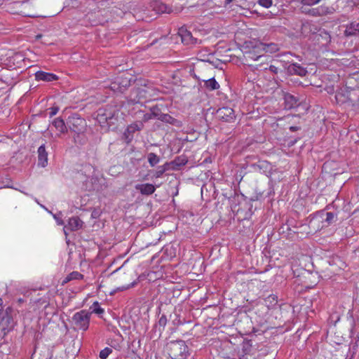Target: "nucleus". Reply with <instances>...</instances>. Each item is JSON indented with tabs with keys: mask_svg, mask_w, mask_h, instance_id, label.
Returning a JSON list of instances; mask_svg holds the SVG:
<instances>
[{
	"mask_svg": "<svg viewBox=\"0 0 359 359\" xmlns=\"http://www.w3.org/2000/svg\"><path fill=\"white\" fill-rule=\"evenodd\" d=\"M168 355L172 359H186L189 350L184 341H172L167 344Z\"/></svg>",
	"mask_w": 359,
	"mask_h": 359,
	"instance_id": "nucleus-1",
	"label": "nucleus"
},
{
	"mask_svg": "<svg viewBox=\"0 0 359 359\" xmlns=\"http://www.w3.org/2000/svg\"><path fill=\"white\" fill-rule=\"evenodd\" d=\"M2 304L3 301L0 298V330L2 336L4 337L12 329L13 320L11 315V309L7 308L4 310Z\"/></svg>",
	"mask_w": 359,
	"mask_h": 359,
	"instance_id": "nucleus-2",
	"label": "nucleus"
},
{
	"mask_svg": "<svg viewBox=\"0 0 359 359\" xmlns=\"http://www.w3.org/2000/svg\"><path fill=\"white\" fill-rule=\"evenodd\" d=\"M67 123L69 128L77 134L76 137H74V142H77L76 138L79 137V135L83 133L86 130V120L81 118L78 114H73L69 116Z\"/></svg>",
	"mask_w": 359,
	"mask_h": 359,
	"instance_id": "nucleus-3",
	"label": "nucleus"
},
{
	"mask_svg": "<svg viewBox=\"0 0 359 359\" xmlns=\"http://www.w3.org/2000/svg\"><path fill=\"white\" fill-rule=\"evenodd\" d=\"M300 9L302 13L315 18L333 14L335 11L332 6L327 4H322L315 8L302 6Z\"/></svg>",
	"mask_w": 359,
	"mask_h": 359,
	"instance_id": "nucleus-4",
	"label": "nucleus"
},
{
	"mask_svg": "<svg viewBox=\"0 0 359 359\" xmlns=\"http://www.w3.org/2000/svg\"><path fill=\"white\" fill-rule=\"evenodd\" d=\"M91 313L86 310H81L76 313L72 317V322L78 330L86 331L90 323Z\"/></svg>",
	"mask_w": 359,
	"mask_h": 359,
	"instance_id": "nucleus-5",
	"label": "nucleus"
},
{
	"mask_svg": "<svg viewBox=\"0 0 359 359\" xmlns=\"http://www.w3.org/2000/svg\"><path fill=\"white\" fill-rule=\"evenodd\" d=\"M130 85V79L125 76L121 74L115 78V79L111 83L110 88L114 92H123Z\"/></svg>",
	"mask_w": 359,
	"mask_h": 359,
	"instance_id": "nucleus-6",
	"label": "nucleus"
},
{
	"mask_svg": "<svg viewBox=\"0 0 359 359\" xmlns=\"http://www.w3.org/2000/svg\"><path fill=\"white\" fill-rule=\"evenodd\" d=\"M215 118L223 122H233L236 118L234 111L230 107L218 109L215 114Z\"/></svg>",
	"mask_w": 359,
	"mask_h": 359,
	"instance_id": "nucleus-7",
	"label": "nucleus"
},
{
	"mask_svg": "<svg viewBox=\"0 0 359 359\" xmlns=\"http://www.w3.org/2000/svg\"><path fill=\"white\" fill-rule=\"evenodd\" d=\"M283 99L285 103V108L287 109H291L297 107L298 104V99L293 95L283 92Z\"/></svg>",
	"mask_w": 359,
	"mask_h": 359,
	"instance_id": "nucleus-8",
	"label": "nucleus"
},
{
	"mask_svg": "<svg viewBox=\"0 0 359 359\" xmlns=\"http://www.w3.org/2000/svg\"><path fill=\"white\" fill-rule=\"evenodd\" d=\"M287 72L291 75L304 76L306 74L307 70L298 63H292L287 68Z\"/></svg>",
	"mask_w": 359,
	"mask_h": 359,
	"instance_id": "nucleus-9",
	"label": "nucleus"
},
{
	"mask_svg": "<svg viewBox=\"0 0 359 359\" xmlns=\"http://www.w3.org/2000/svg\"><path fill=\"white\" fill-rule=\"evenodd\" d=\"M36 81H43L46 82H51L58 79V76L53 73H48L43 71H38L35 74Z\"/></svg>",
	"mask_w": 359,
	"mask_h": 359,
	"instance_id": "nucleus-10",
	"label": "nucleus"
},
{
	"mask_svg": "<svg viewBox=\"0 0 359 359\" xmlns=\"http://www.w3.org/2000/svg\"><path fill=\"white\" fill-rule=\"evenodd\" d=\"M38 165L43 168L48 165V153L45 144H43L38 148Z\"/></svg>",
	"mask_w": 359,
	"mask_h": 359,
	"instance_id": "nucleus-11",
	"label": "nucleus"
},
{
	"mask_svg": "<svg viewBox=\"0 0 359 359\" xmlns=\"http://www.w3.org/2000/svg\"><path fill=\"white\" fill-rule=\"evenodd\" d=\"M83 224V221L79 217H72L69 218L68 224L65 226V229L70 231H77L82 228Z\"/></svg>",
	"mask_w": 359,
	"mask_h": 359,
	"instance_id": "nucleus-12",
	"label": "nucleus"
},
{
	"mask_svg": "<svg viewBox=\"0 0 359 359\" xmlns=\"http://www.w3.org/2000/svg\"><path fill=\"white\" fill-rule=\"evenodd\" d=\"M179 34L181 36L182 41L186 44L194 43L196 42V39H194L191 33L184 27H181L179 29Z\"/></svg>",
	"mask_w": 359,
	"mask_h": 359,
	"instance_id": "nucleus-13",
	"label": "nucleus"
},
{
	"mask_svg": "<svg viewBox=\"0 0 359 359\" xmlns=\"http://www.w3.org/2000/svg\"><path fill=\"white\" fill-rule=\"evenodd\" d=\"M135 189L139 191L142 195H151L155 190L156 187L151 184H138L135 185Z\"/></svg>",
	"mask_w": 359,
	"mask_h": 359,
	"instance_id": "nucleus-14",
	"label": "nucleus"
},
{
	"mask_svg": "<svg viewBox=\"0 0 359 359\" xmlns=\"http://www.w3.org/2000/svg\"><path fill=\"white\" fill-rule=\"evenodd\" d=\"M344 34L346 36L359 35V22H352L347 25L344 31Z\"/></svg>",
	"mask_w": 359,
	"mask_h": 359,
	"instance_id": "nucleus-15",
	"label": "nucleus"
},
{
	"mask_svg": "<svg viewBox=\"0 0 359 359\" xmlns=\"http://www.w3.org/2000/svg\"><path fill=\"white\" fill-rule=\"evenodd\" d=\"M317 30L316 27L309 21L302 22L300 33L303 36H308L311 33H315Z\"/></svg>",
	"mask_w": 359,
	"mask_h": 359,
	"instance_id": "nucleus-16",
	"label": "nucleus"
},
{
	"mask_svg": "<svg viewBox=\"0 0 359 359\" xmlns=\"http://www.w3.org/2000/svg\"><path fill=\"white\" fill-rule=\"evenodd\" d=\"M161 121L165 123H169L177 128H181L182 126V122L180 120L171 116L168 114H164L161 118Z\"/></svg>",
	"mask_w": 359,
	"mask_h": 359,
	"instance_id": "nucleus-17",
	"label": "nucleus"
},
{
	"mask_svg": "<svg viewBox=\"0 0 359 359\" xmlns=\"http://www.w3.org/2000/svg\"><path fill=\"white\" fill-rule=\"evenodd\" d=\"M89 182L90 183V185L88 184V182L86 183V188L89 190H93V191H100L101 189V186L100 184V180L96 176H92L90 178Z\"/></svg>",
	"mask_w": 359,
	"mask_h": 359,
	"instance_id": "nucleus-18",
	"label": "nucleus"
},
{
	"mask_svg": "<svg viewBox=\"0 0 359 359\" xmlns=\"http://www.w3.org/2000/svg\"><path fill=\"white\" fill-rule=\"evenodd\" d=\"M52 124L60 133H65L67 132V128L65 123L61 118H55Z\"/></svg>",
	"mask_w": 359,
	"mask_h": 359,
	"instance_id": "nucleus-19",
	"label": "nucleus"
},
{
	"mask_svg": "<svg viewBox=\"0 0 359 359\" xmlns=\"http://www.w3.org/2000/svg\"><path fill=\"white\" fill-rule=\"evenodd\" d=\"M143 126H144V125H143L142 122L133 123L127 127V129H126L124 135L126 136V138H128V136H127V133L133 134L136 131H139V130H142Z\"/></svg>",
	"mask_w": 359,
	"mask_h": 359,
	"instance_id": "nucleus-20",
	"label": "nucleus"
},
{
	"mask_svg": "<svg viewBox=\"0 0 359 359\" xmlns=\"http://www.w3.org/2000/svg\"><path fill=\"white\" fill-rule=\"evenodd\" d=\"M187 162L188 159L185 156H180L176 157L175 160L171 162V164L173 165L175 169L177 170L180 167L185 165Z\"/></svg>",
	"mask_w": 359,
	"mask_h": 359,
	"instance_id": "nucleus-21",
	"label": "nucleus"
},
{
	"mask_svg": "<svg viewBox=\"0 0 359 359\" xmlns=\"http://www.w3.org/2000/svg\"><path fill=\"white\" fill-rule=\"evenodd\" d=\"M323 220V218L321 217H313L312 219L309 221V227L312 229L311 231H313L316 232L320 229V222H322Z\"/></svg>",
	"mask_w": 359,
	"mask_h": 359,
	"instance_id": "nucleus-22",
	"label": "nucleus"
},
{
	"mask_svg": "<svg viewBox=\"0 0 359 359\" xmlns=\"http://www.w3.org/2000/svg\"><path fill=\"white\" fill-rule=\"evenodd\" d=\"M83 278V275L80 273L78 271H73L68 274L67 277L62 280V284L65 285V283L73 280H81Z\"/></svg>",
	"mask_w": 359,
	"mask_h": 359,
	"instance_id": "nucleus-23",
	"label": "nucleus"
},
{
	"mask_svg": "<svg viewBox=\"0 0 359 359\" xmlns=\"http://www.w3.org/2000/svg\"><path fill=\"white\" fill-rule=\"evenodd\" d=\"M262 48L266 53H274L279 50V46L277 43H262Z\"/></svg>",
	"mask_w": 359,
	"mask_h": 359,
	"instance_id": "nucleus-24",
	"label": "nucleus"
},
{
	"mask_svg": "<svg viewBox=\"0 0 359 359\" xmlns=\"http://www.w3.org/2000/svg\"><path fill=\"white\" fill-rule=\"evenodd\" d=\"M114 113H107L105 111L102 112V109H100L97 118L99 122L108 121L109 120L111 119L114 117Z\"/></svg>",
	"mask_w": 359,
	"mask_h": 359,
	"instance_id": "nucleus-25",
	"label": "nucleus"
},
{
	"mask_svg": "<svg viewBox=\"0 0 359 359\" xmlns=\"http://www.w3.org/2000/svg\"><path fill=\"white\" fill-rule=\"evenodd\" d=\"M203 81L205 82V88L210 90H217L219 88V84L214 78H211L208 80H203Z\"/></svg>",
	"mask_w": 359,
	"mask_h": 359,
	"instance_id": "nucleus-26",
	"label": "nucleus"
},
{
	"mask_svg": "<svg viewBox=\"0 0 359 359\" xmlns=\"http://www.w3.org/2000/svg\"><path fill=\"white\" fill-rule=\"evenodd\" d=\"M147 159L149 165L154 167L160 161V158L156 154L151 152L148 154Z\"/></svg>",
	"mask_w": 359,
	"mask_h": 359,
	"instance_id": "nucleus-27",
	"label": "nucleus"
},
{
	"mask_svg": "<svg viewBox=\"0 0 359 359\" xmlns=\"http://www.w3.org/2000/svg\"><path fill=\"white\" fill-rule=\"evenodd\" d=\"M150 111L153 113V116H154L155 118H157L158 120H160L161 121L162 117L164 116L165 114L162 113L161 109L157 106H153L150 108Z\"/></svg>",
	"mask_w": 359,
	"mask_h": 359,
	"instance_id": "nucleus-28",
	"label": "nucleus"
},
{
	"mask_svg": "<svg viewBox=\"0 0 359 359\" xmlns=\"http://www.w3.org/2000/svg\"><path fill=\"white\" fill-rule=\"evenodd\" d=\"M241 0H224V6L226 8H231L233 6V3H236V6L241 8V7L238 4Z\"/></svg>",
	"mask_w": 359,
	"mask_h": 359,
	"instance_id": "nucleus-29",
	"label": "nucleus"
},
{
	"mask_svg": "<svg viewBox=\"0 0 359 359\" xmlns=\"http://www.w3.org/2000/svg\"><path fill=\"white\" fill-rule=\"evenodd\" d=\"M90 309H93L92 313H95L97 314H101L104 312V310L100 306L99 303L97 302H95Z\"/></svg>",
	"mask_w": 359,
	"mask_h": 359,
	"instance_id": "nucleus-30",
	"label": "nucleus"
},
{
	"mask_svg": "<svg viewBox=\"0 0 359 359\" xmlns=\"http://www.w3.org/2000/svg\"><path fill=\"white\" fill-rule=\"evenodd\" d=\"M112 352V350L108 347L102 349L100 352V358L101 359H107V357L109 356V355Z\"/></svg>",
	"mask_w": 359,
	"mask_h": 359,
	"instance_id": "nucleus-31",
	"label": "nucleus"
},
{
	"mask_svg": "<svg viewBox=\"0 0 359 359\" xmlns=\"http://www.w3.org/2000/svg\"><path fill=\"white\" fill-rule=\"evenodd\" d=\"M326 218L325 219V222L330 224L334 221L336 217L335 215L333 212H326Z\"/></svg>",
	"mask_w": 359,
	"mask_h": 359,
	"instance_id": "nucleus-32",
	"label": "nucleus"
},
{
	"mask_svg": "<svg viewBox=\"0 0 359 359\" xmlns=\"http://www.w3.org/2000/svg\"><path fill=\"white\" fill-rule=\"evenodd\" d=\"M158 11L161 13H170L171 8L164 4H161L158 6Z\"/></svg>",
	"mask_w": 359,
	"mask_h": 359,
	"instance_id": "nucleus-33",
	"label": "nucleus"
},
{
	"mask_svg": "<svg viewBox=\"0 0 359 359\" xmlns=\"http://www.w3.org/2000/svg\"><path fill=\"white\" fill-rule=\"evenodd\" d=\"M258 4L266 8H269L272 5V0H258Z\"/></svg>",
	"mask_w": 359,
	"mask_h": 359,
	"instance_id": "nucleus-34",
	"label": "nucleus"
},
{
	"mask_svg": "<svg viewBox=\"0 0 359 359\" xmlns=\"http://www.w3.org/2000/svg\"><path fill=\"white\" fill-rule=\"evenodd\" d=\"M165 172V168H163L161 166H158L154 173V177L156 178L161 177L163 173Z\"/></svg>",
	"mask_w": 359,
	"mask_h": 359,
	"instance_id": "nucleus-35",
	"label": "nucleus"
},
{
	"mask_svg": "<svg viewBox=\"0 0 359 359\" xmlns=\"http://www.w3.org/2000/svg\"><path fill=\"white\" fill-rule=\"evenodd\" d=\"M167 318L165 315H162L158 320V325L160 327L164 328L167 324Z\"/></svg>",
	"mask_w": 359,
	"mask_h": 359,
	"instance_id": "nucleus-36",
	"label": "nucleus"
},
{
	"mask_svg": "<svg viewBox=\"0 0 359 359\" xmlns=\"http://www.w3.org/2000/svg\"><path fill=\"white\" fill-rule=\"evenodd\" d=\"M101 215V210L100 208H94L91 213V217L94 219L98 218Z\"/></svg>",
	"mask_w": 359,
	"mask_h": 359,
	"instance_id": "nucleus-37",
	"label": "nucleus"
},
{
	"mask_svg": "<svg viewBox=\"0 0 359 359\" xmlns=\"http://www.w3.org/2000/svg\"><path fill=\"white\" fill-rule=\"evenodd\" d=\"M152 118H154V116H153V113L151 111L150 113H147V114H144L142 121L144 122H147Z\"/></svg>",
	"mask_w": 359,
	"mask_h": 359,
	"instance_id": "nucleus-38",
	"label": "nucleus"
},
{
	"mask_svg": "<svg viewBox=\"0 0 359 359\" xmlns=\"http://www.w3.org/2000/svg\"><path fill=\"white\" fill-rule=\"evenodd\" d=\"M59 108L57 107H52L49 109L50 117L55 116L58 112Z\"/></svg>",
	"mask_w": 359,
	"mask_h": 359,
	"instance_id": "nucleus-39",
	"label": "nucleus"
},
{
	"mask_svg": "<svg viewBox=\"0 0 359 359\" xmlns=\"http://www.w3.org/2000/svg\"><path fill=\"white\" fill-rule=\"evenodd\" d=\"M248 57H250V58H251V59H253L254 60H259V58H261V57H262V55H259V56H257V57H254V56H255V54H254L253 53H252V52H249V53H248Z\"/></svg>",
	"mask_w": 359,
	"mask_h": 359,
	"instance_id": "nucleus-40",
	"label": "nucleus"
},
{
	"mask_svg": "<svg viewBox=\"0 0 359 359\" xmlns=\"http://www.w3.org/2000/svg\"><path fill=\"white\" fill-rule=\"evenodd\" d=\"M136 284H137V281L135 280V281L132 282L130 285H128L127 286L122 287L121 290H123L129 289L130 287H134Z\"/></svg>",
	"mask_w": 359,
	"mask_h": 359,
	"instance_id": "nucleus-41",
	"label": "nucleus"
},
{
	"mask_svg": "<svg viewBox=\"0 0 359 359\" xmlns=\"http://www.w3.org/2000/svg\"><path fill=\"white\" fill-rule=\"evenodd\" d=\"M269 69L270 72H271L274 74H277L278 72V68L274 65H270Z\"/></svg>",
	"mask_w": 359,
	"mask_h": 359,
	"instance_id": "nucleus-42",
	"label": "nucleus"
},
{
	"mask_svg": "<svg viewBox=\"0 0 359 359\" xmlns=\"http://www.w3.org/2000/svg\"><path fill=\"white\" fill-rule=\"evenodd\" d=\"M299 130V128L297 126H291L290 127V130L292 132H295L297 130Z\"/></svg>",
	"mask_w": 359,
	"mask_h": 359,
	"instance_id": "nucleus-43",
	"label": "nucleus"
},
{
	"mask_svg": "<svg viewBox=\"0 0 359 359\" xmlns=\"http://www.w3.org/2000/svg\"><path fill=\"white\" fill-rule=\"evenodd\" d=\"M170 164L168 163H165L164 165H161L163 168H165V172L169 169Z\"/></svg>",
	"mask_w": 359,
	"mask_h": 359,
	"instance_id": "nucleus-44",
	"label": "nucleus"
},
{
	"mask_svg": "<svg viewBox=\"0 0 359 359\" xmlns=\"http://www.w3.org/2000/svg\"><path fill=\"white\" fill-rule=\"evenodd\" d=\"M143 278H144V275H140V276L137 278V280H143Z\"/></svg>",
	"mask_w": 359,
	"mask_h": 359,
	"instance_id": "nucleus-45",
	"label": "nucleus"
},
{
	"mask_svg": "<svg viewBox=\"0 0 359 359\" xmlns=\"http://www.w3.org/2000/svg\"><path fill=\"white\" fill-rule=\"evenodd\" d=\"M86 168H89V170L93 169L94 170V168L92 165H86Z\"/></svg>",
	"mask_w": 359,
	"mask_h": 359,
	"instance_id": "nucleus-46",
	"label": "nucleus"
},
{
	"mask_svg": "<svg viewBox=\"0 0 359 359\" xmlns=\"http://www.w3.org/2000/svg\"><path fill=\"white\" fill-rule=\"evenodd\" d=\"M24 302V301H23V299H18V302H20V303H22V302Z\"/></svg>",
	"mask_w": 359,
	"mask_h": 359,
	"instance_id": "nucleus-47",
	"label": "nucleus"
},
{
	"mask_svg": "<svg viewBox=\"0 0 359 359\" xmlns=\"http://www.w3.org/2000/svg\"><path fill=\"white\" fill-rule=\"evenodd\" d=\"M4 1V0H0V6L3 4V1Z\"/></svg>",
	"mask_w": 359,
	"mask_h": 359,
	"instance_id": "nucleus-48",
	"label": "nucleus"
},
{
	"mask_svg": "<svg viewBox=\"0 0 359 359\" xmlns=\"http://www.w3.org/2000/svg\"><path fill=\"white\" fill-rule=\"evenodd\" d=\"M29 0L27 1H22V4L28 3Z\"/></svg>",
	"mask_w": 359,
	"mask_h": 359,
	"instance_id": "nucleus-49",
	"label": "nucleus"
}]
</instances>
